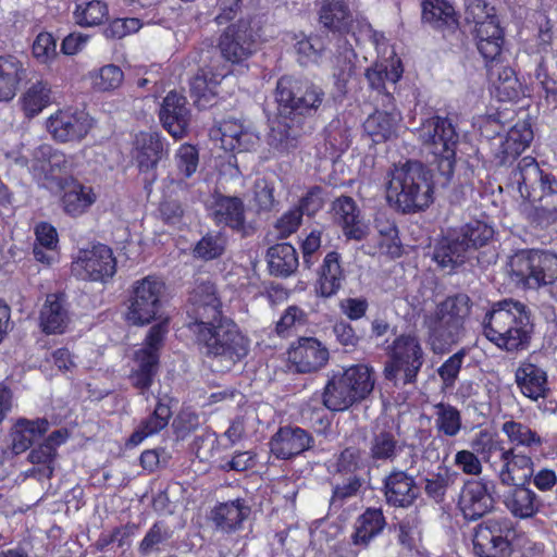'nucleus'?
I'll use <instances>...</instances> for the list:
<instances>
[{"instance_id":"f257e3e1","label":"nucleus","mask_w":557,"mask_h":557,"mask_svg":"<svg viewBox=\"0 0 557 557\" xmlns=\"http://www.w3.org/2000/svg\"><path fill=\"white\" fill-rule=\"evenodd\" d=\"M508 185L529 201L523 208L529 221L540 226L557 221V178L545 173L534 158L517 161L508 175Z\"/></svg>"},{"instance_id":"f03ea898","label":"nucleus","mask_w":557,"mask_h":557,"mask_svg":"<svg viewBox=\"0 0 557 557\" xmlns=\"http://www.w3.org/2000/svg\"><path fill=\"white\" fill-rule=\"evenodd\" d=\"M482 326L484 336L491 343L510 354L527 349L534 331L530 309L513 299L493 304Z\"/></svg>"},{"instance_id":"7ed1b4c3","label":"nucleus","mask_w":557,"mask_h":557,"mask_svg":"<svg viewBox=\"0 0 557 557\" xmlns=\"http://www.w3.org/2000/svg\"><path fill=\"white\" fill-rule=\"evenodd\" d=\"M190 331L213 372L230 371L248 354V339L227 318L210 324H196Z\"/></svg>"},{"instance_id":"20e7f679","label":"nucleus","mask_w":557,"mask_h":557,"mask_svg":"<svg viewBox=\"0 0 557 557\" xmlns=\"http://www.w3.org/2000/svg\"><path fill=\"white\" fill-rule=\"evenodd\" d=\"M387 201L403 213L426 209L433 202L430 172L419 161H407L389 173Z\"/></svg>"},{"instance_id":"39448f33","label":"nucleus","mask_w":557,"mask_h":557,"mask_svg":"<svg viewBox=\"0 0 557 557\" xmlns=\"http://www.w3.org/2000/svg\"><path fill=\"white\" fill-rule=\"evenodd\" d=\"M418 139L437 160L440 173L449 180L455 168L459 135L448 117L432 116L417 129Z\"/></svg>"},{"instance_id":"423d86ee","label":"nucleus","mask_w":557,"mask_h":557,"mask_svg":"<svg viewBox=\"0 0 557 557\" xmlns=\"http://www.w3.org/2000/svg\"><path fill=\"white\" fill-rule=\"evenodd\" d=\"M324 98L323 89L308 79L282 76L276 83L278 111L295 119L315 114Z\"/></svg>"},{"instance_id":"0eeeda50","label":"nucleus","mask_w":557,"mask_h":557,"mask_svg":"<svg viewBox=\"0 0 557 557\" xmlns=\"http://www.w3.org/2000/svg\"><path fill=\"white\" fill-rule=\"evenodd\" d=\"M424 358L419 337L414 334H401L389 346V360L385 364L384 376L395 386L414 384Z\"/></svg>"},{"instance_id":"6e6552de","label":"nucleus","mask_w":557,"mask_h":557,"mask_svg":"<svg viewBox=\"0 0 557 557\" xmlns=\"http://www.w3.org/2000/svg\"><path fill=\"white\" fill-rule=\"evenodd\" d=\"M494 11L485 0H473L468 7V14L475 24L476 47L486 62L497 61L504 45V32Z\"/></svg>"},{"instance_id":"1a4fd4ad","label":"nucleus","mask_w":557,"mask_h":557,"mask_svg":"<svg viewBox=\"0 0 557 557\" xmlns=\"http://www.w3.org/2000/svg\"><path fill=\"white\" fill-rule=\"evenodd\" d=\"M165 290L164 282L154 275L138 280L133 285L127 321L134 325H145L157 318L162 307Z\"/></svg>"},{"instance_id":"9d476101","label":"nucleus","mask_w":557,"mask_h":557,"mask_svg":"<svg viewBox=\"0 0 557 557\" xmlns=\"http://www.w3.org/2000/svg\"><path fill=\"white\" fill-rule=\"evenodd\" d=\"M511 269L520 281L536 288L557 278V256L541 250L521 251L512 258Z\"/></svg>"},{"instance_id":"9b49d317","label":"nucleus","mask_w":557,"mask_h":557,"mask_svg":"<svg viewBox=\"0 0 557 557\" xmlns=\"http://www.w3.org/2000/svg\"><path fill=\"white\" fill-rule=\"evenodd\" d=\"M116 272V261L112 250L102 244L79 251L72 263V273L85 281L107 282Z\"/></svg>"},{"instance_id":"f8f14e48","label":"nucleus","mask_w":557,"mask_h":557,"mask_svg":"<svg viewBox=\"0 0 557 557\" xmlns=\"http://www.w3.org/2000/svg\"><path fill=\"white\" fill-rule=\"evenodd\" d=\"M221 306L214 284L208 278H197L188 298L187 313L191 320L188 323L189 330L196 327V324H210L225 318Z\"/></svg>"},{"instance_id":"ddd939ff","label":"nucleus","mask_w":557,"mask_h":557,"mask_svg":"<svg viewBox=\"0 0 557 557\" xmlns=\"http://www.w3.org/2000/svg\"><path fill=\"white\" fill-rule=\"evenodd\" d=\"M367 458L374 466L393 463L407 447L393 428L376 424L366 438Z\"/></svg>"},{"instance_id":"4468645a","label":"nucleus","mask_w":557,"mask_h":557,"mask_svg":"<svg viewBox=\"0 0 557 557\" xmlns=\"http://www.w3.org/2000/svg\"><path fill=\"white\" fill-rule=\"evenodd\" d=\"M505 520L488 519L480 523L473 535V552L479 557H506L510 552Z\"/></svg>"},{"instance_id":"2eb2a0df","label":"nucleus","mask_w":557,"mask_h":557,"mask_svg":"<svg viewBox=\"0 0 557 557\" xmlns=\"http://www.w3.org/2000/svg\"><path fill=\"white\" fill-rule=\"evenodd\" d=\"M490 483L483 480H466L458 497V508L463 518L476 521L490 513L495 505Z\"/></svg>"},{"instance_id":"dca6fc26","label":"nucleus","mask_w":557,"mask_h":557,"mask_svg":"<svg viewBox=\"0 0 557 557\" xmlns=\"http://www.w3.org/2000/svg\"><path fill=\"white\" fill-rule=\"evenodd\" d=\"M311 432L300 426L285 425L272 435L269 442L271 454L280 460H289L314 447Z\"/></svg>"},{"instance_id":"f3484780","label":"nucleus","mask_w":557,"mask_h":557,"mask_svg":"<svg viewBox=\"0 0 557 557\" xmlns=\"http://www.w3.org/2000/svg\"><path fill=\"white\" fill-rule=\"evenodd\" d=\"M92 127V120L84 111L59 110L47 121L51 136L60 143L82 140Z\"/></svg>"},{"instance_id":"a211bd4d","label":"nucleus","mask_w":557,"mask_h":557,"mask_svg":"<svg viewBox=\"0 0 557 557\" xmlns=\"http://www.w3.org/2000/svg\"><path fill=\"white\" fill-rule=\"evenodd\" d=\"M304 134L300 119L280 112L270 124L267 141L276 153L281 156L289 154L300 146Z\"/></svg>"},{"instance_id":"6ab92c4d","label":"nucleus","mask_w":557,"mask_h":557,"mask_svg":"<svg viewBox=\"0 0 557 557\" xmlns=\"http://www.w3.org/2000/svg\"><path fill=\"white\" fill-rule=\"evenodd\" d=\"M209 135L212 140L220 141L222 149L231 152L248 151L259 141V136L250 125L233 119L212 127Z\"/></svg>"},{"instance_id":"aec40b11","label":"nucleus","mask_w":557,"mask_h":557,"mask_svg":"<svg viewBox=\"0 0 557 557\" xmlns=\"http://www.w3.org/2000/svg\"><path fill=\"white\" fill-rule=\"evenodd\" d=\"M383 493L389 506L408 508L418 499L420 490L414 476L393 467L383 479Z\"/></svg>"},{"instance_id":"412c9836","label":"nucleus","mask_w":557,"mask_h":557,"mask_svg":"<svg viewBox=\"0 0 557 557\" xmlns=\"http://www.w3.org/2000/svg\"><path fill=\"white\" fill-rule=\"evenodd\" d=\"M209 210L216 225L227 226L244 236L251 233V227L246 224L245 203L239 197L216 194Z\"/></svg>"},{"instance_id":"4be33fe9","label":"nucleus","mask_w":557,"mask_h":557,"mask_svg":"<svg viewBox=\"0 0 557 557\" xmlns=\"http://www.w3.org/2000/svg\"><path fill=\"white\" fill-rule=\"evenodd\" d=\"M219 49L222 57L228 62L239 64L247 60L253 51L248 23L238 21L227 26L220 36Z\"/></svg>"},{"instance_id":"5701e85b","label":"nucleus","mask_w":557,"mask_h":557,"mask_svg":"<svg viewBox=\"0 0 557 557\" xmlns=\"http://www.w3.org/2000/svg\"><path fill=\"white\" fill-rule=\"evenodd\" d=\"M159 116L163 127L174 138H183L188 132L191 120L186 97L176 91H170L162 101Z\"/></svg>"},{"instance_id":"b1692460","label":"nucleus","mask_w":557,"mask_h":557,"mask_svg":"<svg viewBox=\"0 0 557 557\" xmlns=\"http://www.w3.org/2000/svg\"><path fill=\"white\" fill-rule=\"evenodd\" d=\"M424 323L428 327L429 344L434 354L446 351L465 335V325L436 311L426 317Z\"/></svg>"},{"instance_id":"393cba45","label":"nucleus","mask_w":557,"mask_h":557,"mask_svg":"<svg viewBox=\"0 0 557 557\" xmlns=\"http://www.w3.org/2000/svg\"><path fill=\"white\" fill-rule=\"evenodd\" d=\"M315 7L322 28L339 36L352 32L354 15L344 0H318Z\"/></svg>"},{"instance_id":"a878e982","label":"nucleus","mask_w":557,"mask_h":557,"mask_svg":"<svg viewBox=\"0 0 557 557\" xmlns=\"http://www.w3.org/2000/svg\"><path fill=\"white\" fill-rule=\"evenodd\" d=\"M289 360L300 373L320 370L329 360V350L317 338L302 337L288 351Z\"/></svg>"},{"instance_id":"bb28decb","label":"nucleus","mask_w":557,"mask_h":557,"mask_svg":"<svg viewBox=\"0 0 557 557\" xmlns=\"http://www.w3.org/2000/svg\"><path fill=\"white\" fill-rule=\"evenodd\" d=\"M471 256L466 242L456 232L437 239L432 252V259L448 273L465 264Z\"/></svg>"},{"instance_id":"cd10ccee","label":"nucleus","mask_w":557,"mask_h":557,"mask_svg":"<svg viewBox=\"0 0 557 557\" xmlns=\"http://www.w3.org/2000/svg\"><path fill=\"white\" fill-rule=\"evenodd\" d=\"M496 474L504 485H524L533 475V461L531 455L516 453L513 447L498 462Z\"/></svg>"},{"instance_id":"c85d7f7f","label":"nucleus","mask_w":557,"mask_h":557,"mask_svg":"<svg viewBox=\"0 0 557 557\" xmlns=\"http://www.w3.org/2000/svg\"><path fill=\"white\" fill-rule=\"evenodd\" d=\"M515 381L525 397L535 401L546 397L547 374L540 367L531 362H521L515 372Z\"/></svg>"},{"instance_id":"c756f323","label":"nucleus","mask_w":557,"mask_h":557,"mask_svg":"<svg viewBox=\"0 0 557 557\" xmlns=\"http://www.w3.org/2000/svg\"><path fill=\"white\" fill-rule=\"evenodd\" d=\"M360 400L351 394L341 371L332 372L322 394L323 405L331 411H345Z\"/></svg>"},{"instance_id":"7c9ffc66","label":"nucleus","mask_w":557,"mask_h":557,"mask_svg":"<svg viewBox=\"0 0 557 557\" xmlns=\"http://www.w3.org/2000/svg\"><path fill=\"white\" fill-rule=\"evenodd\" d=\"M26 78L27 69L18 58L0 55V101L12 100Z\"/></svg>"},{"instance_id":"2f4dec72","label":"nucleus","mask_w":557,"mask_h":557,"mask_svg":"<svg viewBox=\"0 0 557 557\" xmlns=\"http://www.w3.org/2000/svg\"><path fill=\"white\" fill-rule=\"evenodd\" d=\"M335 220L342 225L347 238L361 240L366 230L359 218V209L351 197L341 196L333 202Z\"/></svg>"},{"instance_id":"473e14b6","label":"nucleus","mask_w":557,"mask_h":557,"mask_svg":"<svg viewBox=\"0 0 557 557\" xmlns=\"http://www.w3.org/2000/svg\"><path fill=\"white\" fill-rule=\"evenodd\" d=\"M533 132L527 124L513 126L502 141L497 153L495 154L498 165L512 164L519 156L532 141Z\"/></svg>"},{"instance_id":"72a5a7b5","label":"nucleus","mask_w":557,"mask_h":557,"mask_svg":"<svg viewBox=\"0 0 557 557\" xmlns=\"http://www.w3.org/2000/svg\"><path fill=\"white\" fill-rule=\"evenodd\" d=\"M345 280L341 265V256L336 251L329 252L322 262L319 271L317 292L322 297H332L341 288Z\"/></svg>"},{"instance_id":"f704fd0d","label":"nucleus","mask_w":557,"mask_h":557,"mask_svg":"<svg viewBox=\"0 0 557 557\" xmlns=\"http://www.w3.org/2000/svg\"><path fill=\"white\" fill-rule=\"evenodd\" d=\"M249 513L250 507L237 498L218 505L212 511V520L218 529L228 533L238 530Z\"/></svg>"},{"instance_id":"c9c22d12","label":"nucleus","mask_w":557,"mask_h":557,"mask_svg":"<svg viewBox=\"0 0 557 557\" xmlns=\"http://www.w3.org/2000/svg\"><path fill=\"white\" fill-rule=\"evenodd\" d=\"M69 322V312L61 295L50 294L40 311V325L48 334L62 333Z\"/></svg>"},{"instance_id":"e433bc0d","label":"nucleus","mask_w":557,"mask_h":557,"mask_svg":"<svg viewBox=\"0 0 557 557\" xmlns=\"http://www.w3.org/2000/svg\"><path fill=\"white\" fill-rule=\"evenodd\" d=\"M97 195L90 186L72 181L64 186L62 206L64 211L72 216H79L95 203Z\"/></svg>"},{"instance_id":"4c0bfd02","label":"nucleus","mask_w":557,"mask_h":557,"mask_svg":"<svg viewBox=\"0 0 557 557\" xmlns=\"http://www.w3.org/2000/svg\"><path fill=\"white\" fill-rule=\"evenodd\" d=\"M135 159L140 171H148L161 159L163 144L159 134L141 132L135 138Z\"/></svg>"},{"instance_id":"58836bf2","label":"nucleus","mask_w":557,"mask_h":557,"mask_svg":"<svg viewBox=\"0 0 557 557\" xmlns=\"http://www.w3.org/2000/svg\"><path fill=\"white\" fill-rule=\"evenodd\" d=\"M49 429V422L46 419H37L34 421L20 420L11 434L12 450L18 455L27 450L35 441L40 438Z\"/></svg>"},{"instance_id":"ea45409f","label":"nucleus","mask_w":557,"mask_h":557,"mask_svg":"<svg viewBox=\"0 0 557 557\" xmlns=\"http://www.w3.org/2000/svg\"><path fill=\"white\" fill-rule=\"evenodd\" d=\"M399 116L396 113L375 111L363 122V131L373 143L380 144L396 134Z\"/></svg>"},{"instance_id":"a19ab883","label":"nucleus","mask_w":557,"mask_h":557,"mask_svg":"<svg viewBox=\"0 0 557 557\" xmlns=\"http://www.w3.org/2000/svg\"><path fill=\"white\" fill-rule=\"evenodd\" d=\"M267 257L270 272L276 276H289L299 264L296 249L288 243L270 247Z\"/></svg>"},{"instance_id":"79ce46f5","label":"nucleus","mask_w":557,"mask_h":557,"mask_svg":"<svg viewBox=\"0 0 557 557\" xmlns=\"http://www.w3.org/2000/svg\"><path fill=\"white\" fill-rule=\"evenodd\" d=\"M507 509L521 519L533 517L540 508L536 494L524 485L515 486L505 498Z\"/></svg>"},{"instance_id":"37998d69","label":"nucleus","mask_w":557,"mask_h":557,"mask_svg":"<svg viewBox=\"0 0 557 557\" xmlns=\"http://www.w3.org/2000/svg\"><path fill=\"white\" fill-rule=\"evenodd\" d=\"M385 518L381 509H367L356 521L351 535L354 545L366 547L384 528Z\"/></svg>"},{"instance_id":"c03bdc74","label":"nucleus","mask_w":557,"mask_h":557,"mask_svg":"<svg viewBox=\"0 0 557 557\" xmlns=\"http://www.w3.org/2000/svg\"><path fill=\"white\" fill-rule=\"evenodd\" d=\"M502 432L508 437L515 449L516 447H523L531 455L542 448L543 438L540 434L521 422L506 421L502 425Z\"/></svg>"},{"instance_id":"a18cd8bd","label":"nucleus","mask_w":557,"mask_h":557,"mask_svg":"<svg viewBox=\"0 0 557 557\" xmlns=\"http://www.w3.org/2000/svg\"><path fill=\"white\" fill-rule=\"evenodd\" d=\"M171 417V408L168 405L159 401L153 412L145 420H143L138 429L133 432L128 440L129 444L138 445L146 437L159 433L168 425Z\"/></svg>"},{"instance_id":"49530a36","label":"nucleus","mask_w":557,"mask_h":557,"mask_svg":"<svg viewBox=\"0 0 557 557\" xmlns=\"http://www.w3.org/2000/svg\"><path fill=\"white\" fill-rule=\"evenodd\" d=\"M351 394L361 401L366 399L374 388L372 369L366 364H355L341 371Z\"/></svg>"},{"instance_id":"de8ad7c7","label":"nucleus","mask_w":557,"mask_h":557,"mask_svg":"<svg viewBox=\"0 0 557 557\" xmlns=\"http://www.w3.org/2000/svg\"><path fill=\"white\" fill-rule=\"evenodd\" d=\"M403 74L400 60H393L391 64L387 62L375 63L372 67L366 72V77L371 88L382 92L386 91L389 97V92L386 90V83L395 84Z\"/></svg>"},{"instance_id":"09e8293b","label":"nucleus","mask_w":557,"mask_h":557,"mask_svg":"<svg viewBox=\"0 0 557 557\" xmlns=\"http://www.w3.org/2000/svg\"><path fill=\"white\" fill-rule=\"evenodd\" d=\"M158 354L152 350H138L136 352L138 369L132 373L131 381L141 393L147 391L152 384L158 369Z\"/></svg>"},{"instance_id":"8fccbe9b","label":"nucleus","mask_w":557,"mask_h":557,"mask_svg":"<svg viewBox=\"0 0 557 557\" xmlns=\"http://www.w3.org/2000/svg\"><path fill=\"white\" fill-rule=\"evenodd\" d=\"M51 88L48 83L37 81L32 84L22 96V106L25 114L33 117L51 103Z\"/></svg>"},{"instance_id":"3c124183","label":"nucleus","mask_w":557,"mask_h":557,"mask_svg":"<svg viewBox=\"0 0 557 557\" xmlns=\"http://www.w3.org/2000/svg\"><path fill=\"white\" fill-rule=\"evenodd\" d=\"M471 447L494 471H496L499 460L508 454V448H505L500 441L494 440L487 432H480L471 442Z\"/></svg>"},{"instance_id":"603ef678","label":"nucleus","mask_w":557,"mask_h":557,"mask_svg":"<svg viewBox=\"0 0 557 557\" xmlns=\"http://www.w3.org/2000/svg\"><path fill=\"white\" fill-rule=\"evenodd\" d=\"M109 14L108 7L100 0H78L74 10L76 24L83 27H91L101 24Z\"/></svg>"},{"instance_id":"864d4df0","label":"nucleus","mask_w":557,"mask_h":557,"mask_svg":"<svg viewBox=\"0 0 557 557\" xmlns=\"http://www.w3.org/2000/svg\"><path fill=\"white\" fill-rule=\"evenodd\" d=\"M457 473L450 471L446 467H438V471L429 473L424 478V492L428 497L436 503H442L445 499L447 490L455 483Z\"/></svg>"},{"instance_id":"5fc2aeb1","label":"nucleus","mask_w":557,"mask_h":557,"mask_svg":"<svg viewBox=\"0 0 557 557\" xmlns=\"http://www.w3.org/2000/svg\"><path fill=\"white\" fill-rule=\"evenodd\" d=\"M435 409V428L447 437H455L462 428L460 411L450 404L438 403Z\"/></svg>"},{"instance_id":"6e6d98bb","label":"nucleus","mask_w":557,"mask_h":557,"mask_svg":"<svg viewBox=\"0 0 557 557\" xmlns=\"http://www.w3.org/2000/svg\"><path fill=\"white\" fill-rule=\"evenodd\" d=\"M456 233L461 237L462 242H466L471 255L478 248L485 246L494 235L491 226L478 220L467 223Z\"/></svg>"},{"instance_id":"4d7b16f0","label":"nucleus","mask_w":557,"mask_h":557,"mask_svg":"<svg viewBox=\"0 0 557 557\" xmlns=\"http://www.w3.org/2000/svg\"><path fill=\"white\" fill-rule=\"evenodd\" d=\"M471 306V299L467 294H456L440 302L435 311L465 325L467 318L470 315Z\"/></svg>"},{"instance_id":"13d9d810","label":"nucleus","mask_w":557,"mask_h":557,"mask_svg":"<svg viewBox=\"0 0 557 557\" xmlns=\"http://www.w3.org/2000/svg\"><path fill=\"white\" fill-rule=\"evenodd\" d=\"M454 8L446 0H425L423 2L422 18L435 27L455 23Z\"/></svg>"},{"instance_id":"bf43d9fd","label":"nucleus","mask_w":557,"mask_h":557,"mask_svg":"<svg viewBox=\"0 0 557 557\" xmlns=\"http://www.w3.org/2000/svg\"><path fill=\"white\" fill-rule=\"evenodd\" d=\"M227 245V237L222 232L208 233L195 246L196 258L209 261L221 257Z\"/></svg>"},{"instance_id":"052dcab7","label":"nucleus","mask_w":557,"mask_h":557,"mask_svg":"<svg viewBox=\"0 0 557 557\" xmlns=\"http://www.w3.org/2000/svg\"><path fill=\"white\" fill-rule=\"evenodd\" d=\"M92 87L98 91H111L119 88L124 79L122 70L114 64L102 66L90 74Z\"/></svg>"},{"instance_id":"680f3d73","label":"nucleus","mask_w":557,"mask_h":557,"mask_svg":"<svg viewBox=\"0 0 557 557\" xmlns=\"http://www.w3.org/2000/svg\"><path fill=\"white\" fill-rule=\"evenodd\" d=\"M225 75L212 74L210 77L203 70L198 72L190 81V91L197 96L196 102L200 104L202 99L209 100L210 97L214 96V87L221 82Z\"/></svg>"},{"instance_id":"e2e57ef3","label":"nucleus","mask_w":557,"mask_h":557,"mask_svg":"<svg viewBox=\"0 0 557 557\" xmlns=\"http://www.w3.org/2000/svg\"><path fill=\"white\" fill-rule=\"evenodd\" d=\"M274 184L265 178H259L253 185V202L257 207V212L272 211L277 201L274 197Z\"/></svg>"},{"instance_id":"0e129e2a","label":"nucleus","mask_w":557,"mask_h":557,"mask_svg":"<svg viewBox=\"0 0 557 557\" xmlns=\"http://www.w3.org/2000/svg\"><path fill=\"white\" fill-rule=\"evenodd\" d=\"M171 535L170 529L164 523L156 522L140 542L139 553L149 555L152 550L158 549L159 545L168 542Z\"/></svg>"},{"instance_id":"69168bd1","label":"nucleus","mask_w":557,"mask_h":557,"mask_svg":"<svg viewBox=\"0 0 557 557\" xmlns=\"http://www.w3.org/2000/svg\"><path fill=\"white\" fill-rule=\"evenodd\" d=\"M466 354L465 348L458 350L438 368L437 373L446 387H453L455 385Z\"/></svg>"},{"instance_id":"338daca9","label":"nucleus","mask_w":557,"mask_h":557,"mask_svg":"<svg viewBox=\"0 0 557 557\" xmlns=\"http://www.w3.org/2000/svg\"><path fill=\"white\" fill-rule=\"evenodd\" d=\"M362 466L361 451L356 447H347L336 457L335 472L355 475Z\"/></svg>"},{"instance_id":"774afa93","label":"nucleus","mask_w":557,"mask_h":557,"mask_svg":"<svg viewBox=\"0 0 557 557\" xmlns=\"http://www.w3.org/2000/svg\"><path fill=\"white\" fill-rule=\"evenodd\" d=\"M302 221L301 210L295 207L284 212L274 223L277 238H287L296 233Z\"/></svg>"}]
</instances>
